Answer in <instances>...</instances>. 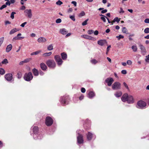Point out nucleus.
I'll use <instances>...</instances> for the list:
<instances>
[{
	"label": "nucleus",
	"mask_w": 149,
	"mask_h": 149,
	"mask_svg": "<svg viewBox=\"0 0 149 149\" xmlns=\"http://www.w3.org/2000/svg\"><path fill=\"white\" fill-rule=\"evenodd\" d=\"M32 128H33V132L34 133L33 136L34 139H41L42 136L41 135H38L37 134V133L38 131V128L37 126H32Z\"/></svg>",
	"instance_id": "obj_1"
},
{
	"label": "nucleus",
	"mask_w": 149,
	"mask_h": 149,
	"mask_svg": "<svg viewBox=\"0 0 149 149\" xmlns=\"http://www.w3.org/2000/svg\"><path fill=\"white\" fill-rule=\"evenodd\" d=\"M146 105V103L145 102L142 100H140L137 102L136 107L137 108L139 109H143L145 108Z\"/></svg>",
	"instance_id": "obj_2"
},
{
	"label": "nucleus",
	"mask_w": 149,
	"mask_h": 149,
	"mask_svg": "<svg viewBox=\"0 0 149 149\" xmlns=\"http://www.w3.org/2000/svg\"><path fill=\"white\" fill-rule=\"evenodd\" d=\"M46 63L48 67L50 68H54L56 66V64L53 60H49L46 62Z\"/></svg>",
	"instance_id": "obj_3"
},
{
	"label": "nucleus",
	"mask_w": 149,
	"mask_h": 149,
	"mask_svg": "<svg viewBox=\"0 0 149 149\" xmlns=\"http://www.w3.org/2000/svg\"><path fill=\"white\" fill-rule=\"evenodd\" d=\"M69 98L68 96H63L61 98L60 102L63 105H65L68 104Z\"/></svg>",
	"instance_id": "obj_4"
},
{
	"label": "nucleus",
	"mask_w": 149,
	"mask_h": 149,
	"mask_svg": "<svg viewBox=\"0 0 149 149\" xmlns=\"http://www.w3.org/2000/svg\"><path fill=\"white\" fill-rule=\"evenodd\" d=\"M24 13L25 16L29 18H31L33 16L31 9H26L24 11Z\"/></svg>",
	"instance_id": "obj_5"
},
{
	"label": "nucleus",
	"mask_w": 149,
	"mask_h": 149,
	"mask_svg": "<svg viewBox=\"0 0 149 149\" xmlns=\"http://www.w3.org/2000/svg\"><path fill=\"white\" fill-rule=\"evenodd\" d=\"M33 76L31 72L26 73L24 76V79L27 81H29L33 79Z\"/></svg>",
	"instance_id": "obj_6"
},
{
	"label": "nucleus",
	"mask_w": 149,
	"mask_h": 149,
	"mask_svg": "<svg viewBox=\"0 0 149 149\" xmlns=\"http://www.w3.org/2000/svg\"><path fill=\"white\" fill-rule=\"evenodd\" d=\"M112 88L114 90L120 89L121 88V84L118 82H115L112 85Z\"/></svg>",
	"instance_id": "obj_7"
},
{
	"label": "nucleus",
	"mask_w": 149,
	"mask_h": 149,
	"mask_svg": "<svg viewBox=\"0 0 149 149\" xmlns=\"http://www.w3.org/2000/svg\"><path fill=\"white\" fill-rule=\"evenodd\" d=\"M53 123L52 118L49 116L46 117L45 119V124L47 126H51Z\"/></svg>",
	"instance_id": "obj_8"
},
{
	"label": "nucleus",
	"mask_w": 149,
	"mask_h": 149,
	"mask_svg": "<svg viewBox=\"0 0 149 149\" xmlns=\"http://www.w3.org/2000/svg\"><path fill=\"white\" fill-rule=\"evenodd\" d=\"M54 59L57 62L58 66H60L62 65L63 62V61L62 60L59 56L58 55L55 56H54Z\"/></svg>",
	"instance_id": "obj_9"
},
{
	"label": "nucleus",
	"mask_w": 149,
	"mask_h": 149,
	"mask_svg": "<svg viewBox=\"0 0 149 149\" xmlns=\"http://www.w3.org/2000/svg\"><path fill=\"white\" fill-rule=\"evenodd\" d=\"M81 130H79V131H77V132L78 134L79 135L77 136V142L79 144H81L83 143V136H82L80 134L79 132Z\"/></svg>",
	"instance_id": "obj_10"
},
{
	"label": "nucleus",
	"mask_w": 149,
	"mask_h": 149,
	"mask_svg": "<svg viewBox=\"0 0 149 149\" xmlns=\"http://www.w3.org/2000/svg\"><path fill=\"white\" fill-rule=\"evenodd\" d=\"M113 81L114 80L112 77H109L105 80V82L107 83V85L109 86H111Z\"/></svg>",
	"instance_id": "obj_11"
},
{
	"label": "nucleus",
	"mask_w": 149,
	"mask_h": 149,
	"mask_svg": "<svg viewBox=\"0 0 149 149\" xmlns=\"http://www.w3.org/2000/svg\"><path fill=\"white\" fill-rule=\"evenodd\" d=\"M81 37L90 40L94 41L95 40H96V39L95 38H94L93 37L91 36H89L88 35H81Z\"/></svg>",
	"instance_id": "obj_12"
},
{
	"label": "nucleus",
	"mask_w": 149,
	"mask_h": 149,
	"mask_svg": "<svg viewBox=\"0 0 149 149\" xmlns=\"http://www.w3.org/2000/svg\"><path fill=\"white\" fill-rule=\"evenodd\" d=\"M5 78L8 81H11L13 79V75L11 74H7L5 76Z\"/></svg>",
	"instance_id": "obj_13"
},
{
	"label": "nucleus",
	"mask_w": 149,
	"mask_h": 149,
	"mask_svg": "<svg viewBox=\"0 0 149 149\" xmlns=\"http://www.w3.org/2000/svg\"><path fill=\"white\" fill-rule=\"evenodd\" d=\"M129 104H132L134 103V100L132 96L131 95L128 96L127 99L126 101Z\"/></svg>",
	"instance_id": "obj_14"
},
{
	"label": "nucleus",
	"mask_w": 149,
	"mask_h": 149,
	"mask_svg": "<svg viewBox=\"0 0 149 149\" xmlns=\"http://www.w3.org/2000/svg\"><path fill=\"white\" fill-rule=\"evenodd\" d=\"M107 43V42L105 40H101L97 41V44L101 46L104 45Z\"/></svg>",
	"instance_id": "obj_15"
},
{
	"label": "nucleus",
	"mask_w": 149,
	"mask_h": 149,
	"mask_svg": "<svg viewBox=\"0 0 149 149\" xmlns=\"http://www.w3.org/2000/svg\"><path fill=\"white\" fill-rule=\"evenodd\" d=\"M47 41L46 39L44 37H41L39 38L38 40V42L39 43H44Z\"/></svg>",
	"instance_id": "obj_16"
},
{
	"label": "nucleus",
	"mask_w": 149,
	"mask_h": 149,
	"mask_svg": "<svg viewBox=\"0 0 149 149\" xmlns=\"http://www.w3.org/2000/svg\"><path fill=\"white\" fill-rule=\"evenodd\" d=\"M139 46L141 49V52L143 54L145 53L146 52L145 47L141 44H139Z\"/></svg>",
	"instance_id": "obj_17"
},
{
	"label": "nucleus",
	"mask_w": 149,
	"mask_h": 149,
	"mask_svg": "<svg viewBox=\"0 0 149 149\" xmlns=\"http://www.w3.org/2000/svg\"><path fill=\"white\" fill-rule=\"evenodd\" d=\"M22 34L21 33H18L16 36L13 37V39L15 40H19L24 38V37H19L21 36Z\"/></svg>",
	"instance_id": "obj_18"
},
{
	"label": "nucleus",
	"mask_w": 149,
	"mask_h": 149,
	"mask_svg": "<svg viewBox=\"0 0 149 149\" xmlns=\"http://www.w3.org/2000/svg\"><path fill=\"white\" fill-rule=\"evenodd\" d=\"M128 95L127 94H123L121 97V100L123 102H125L126 101L128 97Z\"/></svg>",
	"instance_id": "obj_19"
},
{
	"label": "nucleus",
	"mask_w": 149,
	"mask_h": 149,
	"mask_svg": "<svg viewBox=\"0 0 149 149\" xmlns=\"http://www.w3.org/2000/svg\"><path fill=\"white\" fill-rule=\"evenodd\" d=\"M95 95L93 91H91L89 92L88 97L90 98H92Z\"/></svg>",
	"instance_id": "obj_20"
},
{
	"label": "nucleus",
	"mask_w": 149,
	"mask_h": 149,
	"mask_svg": "<svg viewBox=\"0 0 149 149\" xmlns=\"http://www.w3.org/2000/svg\"><path fill=\"white\" fill-rule=\"evenodd\" d=\"M59 32L60 33L63 35L66 34L68 32L65 29H61L60 30Z\"/></svg>",
	"instance_id": "obj_21"
},
{
	"label": "nucleus",
	"mask_w": 149,
	"mask_h": 149,
	"mask_svg": "<svg viewBox=\"0 0 149 149\" xmlns=\"http://www.w3.org/2000/svg\"><path fill=\"white\" fill-rule=\"evenodd\" d=\"M40 66L42 69L43 70H46L47 68V66L44 63H41Z\"/></svg>",
	"instance_id": "obj_22"
},
{
	"label": "nucleus",
	"mask_w": 149,
	"mask_h": 149,
	"mask_svg": "<svg viewBox=\"0 0 149 149\" xmlns=\"http://www.w3.org/2000/svg\"><path fill=\"white\" fill-rule=\"evenodd\" d=\"M93 134L90 132H88L87 135V139L88 140H90L91 139L93 136Z\"/></svg>",
	"instance_id": "obj_23"
},
{
	"label": "nucleus",
	"mask_w": 149,
	"mask_h": 149,
	"mask_svg": "<svg viewBox=\"0 0 149 149\" xmlns=\"http://www.w3.org/2000/svg\"><path fill=\"white\" fill-rule=\"evenodd\" d=\"M19 31V29H18L16 28L13 29L10 31L9 34L10 35L12 34Z\"/></svg>",
	"instance_id": "obj_24"
},
{
	"label": "nucleus",
	"mask_w": 149,
	"mask_h": 149,
	"mask_svg": "<svg viewBox=\"0 0 149 149\" xmlns=\"http://www.w3.org/2000/svg\"><path fill=\"white\" fill-rule=\"evenodd\" d=\"M12 46L11 44L8 45L6 48V50L7 52H9L12 49Z\"/></svg>",
	"instance_id": "obj_25"
},
{
	"label": "nucleus",
	"mask_w": 149,
	"mask_h": 149,
	"mask_svg": "<svg viewBox=\"0 0 149 149\" xmlns=\"http://www.w3.org/2000/svg\"><path fill=\"white\" fill-rule=\"evenodd\" d=\"M122 94V93L121 91H118L114 94V95L116 97H120Z\"/></svg>",
	"instance_id": "obj_26"
},
{
	"label": "nucleus",
	"mask_w": 149,
	"mask_h": 149,
	"mask_svg": "<svg viewBox=\"0 0 149 149\" xmlns=\"http://www.w3.org/2000/svg\"><path fill=\"white\" fill-rule=\"evenodd\" d=\"M33 72L34 75L35 76H37L38 75V71L36 68H34L32 70Z\"/></svg>",
	"instance_id": "obj_27"
},
{
	"label": "nucleus",
	"mask_w": 149,
	"mask_h": 149,
	"mask_svg": "<svg viewBox=\"0 0 149 149\" xmlns=\"http://www.w3.org/2000/svg\"><path fill=\"white\" fill-rule=\"evenodd\" d=\"M61 56L62 59L63 60H65L67 58V54L64 52L61 53Z\"/></svg>",
	"instance_id": "obj_28"
},
{
	"label": "nucleus",
	"mask_w": 149,
	"mask_h": 149,
	"mask_svg": "<svg viewBox=\"0 0 149 149\" xmlns=\"http://www.w3.org/2000/svg\"><path fill=\"white\" fill-rule=\"evenodd\" d=\"M122 32L123 33H125L126 34H129L127 30L125 27H123L122 28Z\"/></svg>",
	"instance_id": "obj_29"
},
{
	"label": "nucleus",
	"mask_w": 149,
	"mask_h": 149,
	"mask_svg": "<svg viewBox=\"0 0 149 149\" xmlns=\"http://www.w3.org/2000/svg\"><path fill=\"white\" fill-rule=\"evenodd\" d=\"M120 19L118 17H116L113 20V21L111 22V25L113 24V23L116 22L118 23L120 21Z\"/></svg>",
	"instance_id": "obj_30"
},
{
	"label": "nucleus",
	"mask_w": 149,
	"mask_h": 149,
	"mask_svg": "<svg viewBox=\"0 0 149 149\" xmlns=\"http://www.w3.org/2000/svg\"><path fill=\"white\" fill-rule=\"evenodd\" d=\"M52 54V52H46L45 53L43 54V56H47L51 55Z\"/></svg>",
	"instance_id": "obj_31"
},
{
	"label": "nucleus",
	"mask_w": 149,
	"mask_h": 149,
	"mask_svg": "<svg viewBox=\"0 0 149 149\" xmlns=\"http://www.w3.org/2000/svg\"><path fill=\"white\" fill-rule=\"evenodd\" d=\"M47 49L48 50L51 51L53 49V46L52 44H51L49 45L47 47Z\"/></svg>",
	"instance_id": "obj_32"
},
{
	"label": "nucleus",
	"mask_w": 149,
	"mask_h": 149,
	"mask_svg": "<svg viewBox=\"0 0 149 149\" xmlns=\"http://www.w3.org/2000/svg\"><path fill=\"white\" fill-rule=\"evenodd\" d=\"M132 49L134 52H136L137 51V48L136 46L133 45L132 47Z\"/></svg>",
	"instance_id": "obj_33"
},
{
	"label": "nucleus",
	"mask_w": 149,
	"mask_h": 149,
	"mask_svg": "<svg viewBox=\"0 0 149 149\" xmlns=\"http://www.w3.org/2000/svg\"><path fill=\"white\" fill-rule=\"evenodd\" d=\"M5 73V71L4 69L2 68H0V74L3 75Z\"/></svg>",
	"instance_id": "obj_34"
},
{
	"label": "nucleus",
	"mask_w": 149,
	"mask_h": 149,
	"mask_svg": "<svg viewBox=\"0 0 149 149\" xmlns=\"http://www.w3.org/2000/svg\"><path fill=\"white\" fill-rule=\"evenodd\" d=\"M4 40V37H2L0 38V47L2 44Z\"/></svg>",
	"instance_id": "obj_35"
},
{
	"label": "nucleus",
	"mask_w": 149,
	"mask_h": 149,
	"mask_svg": "<svg viewBox=\"0 0 149 149\" xmlns=\"http://www.w3.org/2000/svg\"><path fill=\"white\" fill-rule=\"evenodd\" d=\"M124 37V36L121 35H120L119 36H116V38H118V40H120L121 38H123Z\"/></svg>",
	"instance_id": "obj_36"
},
{
	"label": "nucleus",
	"mask_w": 149,
	"mask_h": 149,
	"mask_svg": "<svg viewBox=\"0 0 149 149\" xmlns=\"http://www.w3.org/2000/svg\"><path fill=\"white\" fill-rule=\"evenodd\" d=\"M56 4L60 6L63 4V2L60 0H59L56 2Z\"/></svg>",
	"instance_id": "obj_37"
},
{
	"label": "nucleus",
	"mask_w": 149,
	"mask_h": 149,
	"mask_svg": "<svg viewBox=\"0 0 149 149\" xmlns=\"http://www.w3.org/2000/svg\"><path fill=\"white\" fill-rule=\"evenodd\" d=\"M91 62L94 64H95L97 63V61L95 59H93L91 61Z\"/></svg>",
	"instance_id": "obj_38"
},
{
	"label": "nucleus",
	"mask_w": 149,
	"mask_h": 149,
	"mask_svg": "<svg viewBox=\"0 0 149 149\" xmlns=\"http://www.w3.org/2000/svg\"><path fill=\"white\" fill-rule=\"evenodd\" d=\"M94 32V31L93 30H89L88 31L87 33L89 35H91L93 34Z\"/></svg>",
	"instance_id": "obj_39"
},
{
	"label": "nucleus",
	"mask_w": 149,
	"mask_h": 149,
	"mask_svg": "<svg viewBox=\"0 0 149 149\" xmlns=\"http://www.w3.org/2000/svg\"><path fill=\"white\" fill-rule=\"evenodd\" d=\"M88 19H86L84 21L82 22V25L83 26H85L87 24V22L88 21Z\"/></svg>",
	"instance_id": "obj_40"
},
{
	"label": "nucleus",
	"mask_w": 149,
	"mask_h": 149,
	"mask_svg": "<svg viewBox=\"0 0 149 149\" xmlns=\"http://www.w3.org/2000/svg\"><path fill=\"white\" fill-rule=\"evenodd\" d=\"M85 15V12L84 11H82L80 13L79 16V17H82Z\"/></svg>",
	"instance_id": "obj_41"
},
{
	"label": "nucleus",
	"mask_w": 149,
	"mask_h": 149,
	"mask_svg": "<svg viewBox=\"0 0 149 149\" xmlns=\"http://www.w3.org/2000/svg\"><path fill=\"white\" fill-rule=\"evenodd\" d=\"M15 14H16V13L15 12H12L10 15V17L12 19L14 18V15Z\"/></svg>",
	"instance_id": "obj_42"
},
{
	"label": "nucleus",
	"mask_w": 149,
	"mask_h": 149,
	"mask_svg": "<svg viewBox=\"0 0 149 149\" xmlns=\"http://www.w3.org/2000/svg\"><path fill=\"white\" fill-rule=\"evenodd\" d=\"M2 63V64H7L8 63V61L7 59H4L1 62Z\"/></svg>",
	"instance_id": "obj_43"
},
{
	"label": "nucleus",
	"mask_w": 149,
	"mask_h": 149,
	"mask_svg": "<svg viewBox=\"0 0 149 149\" xmlns=\"http://www.w3.org/2000/svg\"><path fill=\"white\" fill-rule=\"evenodd\" d=\"M31 59V58H28L25 59L24 61V63H27L29 62Z\"/></svg>",
	"instance_id": "obj_44"
},
{
	"label": "nucleus",
	"mask_w": 149,
	"mask_h": 149,
	"mask_svg": "<svg viewBox=\"0 0 149 149\" xmlns=\"http://www.w3.org/2000/svg\"><path fill=\"white\" fill-rule=\"evenodd\" d=\"M144 32L146 33H149V28H146L144 30Z\"/></svg>",
	"instance_id": "obj_45"
},
{
	"label": "nucleus",
	"mask_w": 149,
	"mask_h": 149,
	"mask_svg": "<svg viewBox=\"0 0 149 149\" xmlns=\"http://www.w3.org/2000/svg\"><path fill=\"white\" fill-rule=\"evenodd\" d=\"M70 18L73 21H75V16L74 15L70 16Z\"/></svg>",
	"instance_id": "obj_46"
},
{
	"label": "nucleus",
	"mask_w": 149,
	"mask_h": 149,
	"mask_svg": "<svg viewBox=\"0 0 149 149\" xmlns=\"http://www.w3.org/2000/svg\"><path fill=\"white\" fill-rule=\"evenodd\" d=\"M17 77L19 79L21 78L22 77V74L20 72L18 73L17 74Z\"/></svg>",
	"instance_id": "obj_47"
},
{
	"label": "nucleus",
	"mask_w": 149,
	"mask_h": 149,
	"mask_svg": "<svg viewBox=\"0 0 149 149\" xmlns=\"http://www.w3.org/2000/svg\"><path fill=\"white\" fill-rule=\"evenodd\" d=\"M105 16L104 17H100L101 19L104 22H105L106 21V19H105Z\"/></svg>",
	"instance_id": "obj_48"
},
{
	"label": "nucleus",
	"mask_w": 149,
	"mask_h": 149,
	"mask_svg": "<svg viewBox=\"0 0 149 149\" xmlns=\"http://www.w3.org/2000/svg\"><path fill=\"white\" fill-rule=\"evenodd\" d=\"M61 22V19H58L56 20V22L57 23H59Z\"/></svg>",
	"instance_id": "obj_49"
},
{
	"label": "nucleus",
	"mask_w": 149,
	"mask_h": 149,
	"mask_svg": "<svg viewBox=\"0 0 149 149\" xmlns=\"http://www.w3.org/2000/svg\"><path fill=\"white\" fill-rule=\"evenodd\" d=\"M146 58L145 59L146 61L148 62L149 61V54L146 56Z\"/></svg>",
	"instance_id": "obj_50"
},
{
	"label": "nucleus",
	"mask_w": 149,
	"mask_h": 149,
	"mask_svg": "<svg viewBox=\"0 0 149 149\" xmlns=\"http://www.w3.org/2000/svg\"><path fill=\"white\" fill-rule=\"evenodd\" d=\"M127 64L128 65H131L132 64V62L131 61L128 60L127 61Z\"/></svg>",
	"instance_id": "obj_51"
},
{
	"label": "nucleus",
	"mask_w": 149,
	"mask_h": 149,
	"mask_svg": "<svg viewBox=\"0 0 149 149\" xmlns=\"http://www.w3.org/2000/svg\"><path fill=\"white\" fill-rule=\"evenodd\" d=\"M7 6L5 4H4L0 8V10H1L3 9V8H5Z\"/></svg>",
	"instance_id": "obj_52"
},
{
	"label": "nucleus",
	"mask_w": 149,
	"mask_h": 149,
	"mask_svg": "<svg viewBox=\"0 0 149 149\" xmlns=\"http://www.w3.org/2000/svg\"><path fill=\"white\" fill-rule=\"evenodd\" d=\"M123 84L127 89H129L128 86L125 82H124L123 83Z\"/></svg>",
	"instance_id": "obj_53"
},
{
	"label": "nucleus",
	"mask_w": 149,
	"mask_h": 149,
	"mask_svg": "<svg viewBox=\"0 0 149 149\" xmlns=\"http://www.w3.org/2000/svg\"><path fill=\"white\" fill-rule=\"evenodd\" d=\"M121 72L123 74H126L127 73V71L125 70H122Z\"/></svg>",
	"instance_id": "obj_54"
},
{
	"label": "nucleus",
	"mask_w": 149,
	"mask_h": 149,
	"mask_svg": "<svg viewBox=\"0 0 149 149\" xmlns=\"http://www.w3.org/2000/svg\"><path fill=\"white\" fill-rule=\"evenodd\" d=\"M27 24V22H25L23 23H22L21 25H20V26L22 27H23L25 25H26V24Z\"/></svg>",
	"instance_id": "obj_55"
},
{
	"label": "nucleus",
	"mask_w": 149,
	"mask_h": 149,
	"mask_svg": "<svg viewBox=\"0 0 149 149\" xmlns=\"http://www.w3.org/2000/svg\"><path fill=\"white\" fill-rule=\"evenodd\" d=\"M81 91L83 93H84L86 91V89L84 88H82L81 89Z\"/></svg>",
	"instance_id": "obj_56"
},
{
	"label": "nucleus",
	"mask_w": 149,
	"mask_h": 149,
	"mask_svg": "<svg viewBox=\"0 0 149 149\" xmlns=\"http://www.w3.org/2000/svg\"><path fill=\"white\" fill-rule=\"evenodd\" d=\"M144 22L146 23H149V18H147L144 20Z\"/></svg>",
	"instance_id": "obj_57"
},
{
	"label": "nucleus",
	"mask_w": 149,
	"mask_h": 149,
	"mask_svg": "<svg viewBox=\"0 0 149 149\" xmlns=\"http://www.w3.org/2000/svg\"><path fill=\"white\" fill-rule=\"evenodd\" d=\"M41 52V51L40 50L38 51L35 52H34L35 55H37L39 54L40 52Z\"/></svg>",
	"instance_id": "obj_58"
},
{
	"label": "nucleus",
	"mask_w": 149,
	"mask_h": 149,
	"mask_svg": "<svg viewBox=\"0 0 149 149\" xmlns=\"http://www.w3.org/2000/svg\"><path fill=\"white\" fill-rule=\"evenodd\" d=\"M107 9H104L101 11V13L102 14L104 13L107 12Z\"/></svg>",
	"instance_id": "obj_59"
},
{
	"label": "nucleus",
	"mask_w": 149,
	"mask_h": 149,
	"mask_svg": "<svg viewBox=\"0 0 149 149\" xmlns=\"http://www.w3.org/2000/svg\"><path fill=\"white\" fill-rule=\"evenodd\" d=\"M26 7L24 6H22L20 8V10H24L25 9Z\"/></svg>",
	"instance_id": "obj_60"
},
{
	"label": "nucleus",
	"mask_w": 149,
	"mask_h": 149,
	"mask_svg": "<svg viewBox=\"0 0 149 149\" xmlns=\"http://www.w3.org/2000/svg\"><path fill=\"white\" fill-rule=\"evenodd\" d=\"M71 3L74 4L75 6H77V2L76 1H72Z\"/></svg>",
	"instance_id": "obj_61"
},
{
	"label": "nucleus",
	"mask_w": 149,
	"mask_h": 149,
	"mask_svg": "<svg viewBox=\"0 0 149 149\" xmlns=\"http://www.w3.org/2000/svg\"><path fill=\"white\" fill-rule=\"evenodd\" d=\"M94 33L95 35H97L98 34V31L97 30H96L94 32Z\"/></svg>",
	"instance_id": "obj_62"
},
{
	"label": "nucleus",
	"mask_w": 149,
	"mask_h": 149,
	"mask_svg": "<svg viewBox=\"0 0 149 149\" xmlns=\"http://www.w3.org/2000/svg\"><path fill=\"white\" fill-rule=\"evenodd\" d=\"M10 3L9 1L6 2L5 3V5H6V6L7 5H8L9 6L10 5Z\"/></svg>",
	"instance_id": "obj_63"
},
{
	"label": "nucleus",
	"mask_w": 149,
	"mask_h": 149,
	"mask_svg": "<svg viewBox=\"0 0 149 149\" xmlns=\"http://www.w3.org/2000/svg\"><path fill=\"white\" fill-rule=\"evenodd\" d=\"M10 24V22L8 21H6L5 22V24L6 25L7 24Z\"/></svg>",
	"instance_id": "obj_64"
}]
</instances>
